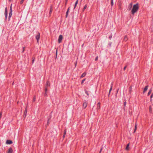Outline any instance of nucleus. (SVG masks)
Returning <instances> with one entry per match:
<instances>
[{
    "label": "nucleus",
    "mask_w": 153,
    "mask_h": 153,
    "mask_svg": "<svg viewBox=\"0 0 153 153\" xmlns=\"http://www.w3.org/2000/svg\"><path fill=\"white\" fill-rule=\"evenodd\" d=\"M100 102H99L98 103L97 105V109H100Z\"/></svg>",
    "instance_id": "11"
},
{
    "label": "nucleus",
    "mask_w": 153,
    "mask_h": 153,
    "mask_svg": "<svg viewBox=\"0 0 153 153\" xmlns=\"http://www.w3.org/2000/svg\"><path fill=\"white\" fill-rule=\"evenodd\" d=\"M112 35L111 34V35H110L108 37L109 39H111L112 38Z\"/></svg>",
    "instance_id": "27"
},
{
    "label": "nucleus",
    "mask_w": 153,
    "mask_h": 153,
    "mask_svg": "<svg viewBox=\"0 0 153 153\" xmlns=\"http://www.w3.org/2000/svg\"><path fill=\"white\" fill-rule=\"evenodd\" d=\"M36 97H35V96H34V97H33V102H34L35 101H36Z\"/></svg>",
    "instance_id": "26"
},
{
    "label": "nucleus",
    "mask_w": 153,
    "mask_h": 153,
    "mask_svg": "<svg viewBox=\"0 0 153 153\" xmlns=\"http://www.w3.org/2000/svg\"><path fill=\"white\" fill-rule=\"evenodd\" d=\"M66 130H65V131H64V134L65 135V134H66Z\"/></svg>",
    "instance_id": "39"
},
{
    "label": "nucleus",
    "mask_w": 153,
    "mask_h": 153,
    "mask_svg": "<svg viewBox=\"0 0 153 153\" xmlns=\"http://www.w3.org/2000/svg\"><path fill=\"white\" fill-rule=\"evenodd\" d=\"M87 103L85 102H84L83 104V108L85 109L87 106Z\"/></svg>",
    "instance_id": "6"
},
{
    "label": "nucleus",
    "mask_w": 153,
    "mask_h": 153,
    "mask_svg": "<svg viewBox=\"0 0 153 153\" xmlns=\"http://www.w3.org/2000/svg\"><path fill=\"white\" fill-rule=\"evenodd\" d=\"M98 56H97V57L96 58H95V60L96 61H97V60H98Z\"/></svg>",
    "instance_id": "36"
},
{
    "label": "nucleus",
    "mask_w": 153,
    "mask_h": 153,
    "mask_svg": "<svg viewBox=\"0 0 153 153\" xmlns=\"http://www.w3.org/2000/svg\"><path fill=\"white\" fill-rule=\"evenodd\" d=\"M12 143V141L10 140H7L6 142V143L7 144H11Z\"/></svg>",
    "instance_id": "7"
},
{
    "label": "nucleus",
    "mask_w": 153,
    "mask_h": 153,
    "mask_svg": "<svg viewBox=\"0 0 153 153\" xmlns=\"http://www.w3.org/2000/svg\"><path fill=\"white\" fill-rule=\"evenodd\" d=\"M34 61V59H33V63Z\"/></svg>",
    "instance_id": "43"
},
{
    "label": "nucleus",
    "mask_w": 153,
    "mask_h": 153,
    "mask_svg": "<svg viewBox=\"0 0 153 153\" xmlns=\"http://www.w3.org/2000/svg\"><path fill=\"white\" fill-rule=\"evenodd\" d=\"M102 150V149H101V150H100V152H101V151Z\"/></svg>",
    "instance_id": "45"
},
{
    "label": "nucleus",
    "mask_w": 153,
    "mask_h": 153,
    "mask_svg": "<svg viewBox=\"0 0 153 153\" xmlns=\"http://www.w3.org/2000/svg\"><path fill=\"white\" fill-rule=\"evenodd\" d=\"M148 88V86L147 85L146 86L145 88H144L143 91V93H145L147 90Z\"/></svg>",
    "instance_id": "8"
},
{
    "label": "nucleus",
    "mask_w": 153,
    "mask_h": 153,
    "mask_svg": "<svg viewBox=\"0 0 153 153\" xmlns=\"http://www.w3.org/2000/svg\"><path fill=\"white\" fill-rule=\"evenodd\" d=\"M126 68V66H125V67H124V68H123L124 70H125Z\"/></svg>",
    "instance_id": "38"
},
{
    "label": "nucleus",
    "mask_w": 153,
    "mask_h": 153,
    "mask_svg": "<svg viewBox=\"0 0 153 153\" xmlns=\"http://www.w3.org/2000/svg\"><path fill=\"white\" fill-rule=\"evenodd\" d=\"M129 145V143H128L127 145V146H126V150H128Z\"/></svg>",
    "instance_id": "17"
},
{
    "label": "nucleus",
    "mask_w": 153,
    "mask_h": 153,
    "mask_svg": "<svg viewBox=\"0 0 153 153\" xmlns=\"http://www.w3.org/2000/svg\"><path fill=\"white\" fill-rule=\"evenodd\" d=\"M68 0H66V2H65V6H66V4H67V1H68Z\"/></svg>",
    "instance_id": "33"
},
{
    "label": "nucleus",
    "mask_w": 153,
    "mask_h": 153,
    "mask_svg": "<svg viewBox=\"0 0 153 153\" xmlns=\"http://www.w3.org/2000/svg\"><path fill=\"white\" fill-rule=\"evenodd\" d=\"M47 87H46V88L45 89V93H46L47 92Z\"/></svg>",
    "instance_id": "37"
},
{
    "label": "nucleus",
    "mask_w": 153,
    "mask_h": 153,
    "mask_svg": "<svg viewBox=\"0 0 153 153\" xmlns=\"http://www.w3.org/2000/svg\"><path fill=\"white\" fill-rule=\"evenodd\" d=\"M70 7H69L68 8L67 11H69V10H70Z\"/></svg>",
    "instance_id": "41"
},
{
    "label": "nucleus",
    "mask_w": 153,
    "mask_h": 153,
    "mask_svg": "<svg viewBox=\"0 0 153 153\" xmlns=\"http://www.w3.org/2000/svg\"><path fill=\"white\" fill-rule=\"evenodd\" d=\"M75 65V67H76V65H77V62H74Z\"/></svg>",
    "instance_id": "35"
},
{
    "label": "nucleus",
    "mask_w": 153,
    "mask_h": 153,
    "mask_svg": "<svg viewBox=\"0 0 153 153\" xmlns=\"http://www.w3.org/2000/svg\"><path fill=\"white\" fill-rule=\"evenodd\" d=\"M62 39H63L62 36L61 35H59V37L58 39V42L59 43H60L62 42Z\"/></svg>",
    "instance_id": "4"
},
{
    "label": "nucleus",
    "mask_w": 153,
    "mask_h": 153,
    "mask_svg": "<svg viewBox=\"0 0 153 153\" xmlns=\"http://www.w3.org/2000/svg\"><path fill=\"white\" fill-rule=\"evenodd\" d=\"M139 9V5L138 3L134 4L131 11L132 14L134 15L135 13L137 12Z\"/></svg>",
    "instance_id": "1"
},
{
    "label": "nucleus",
    "mask_w": 153,
    "mask_h": 153,
    "mask_svg": "<svg viewBox=\"0 0 153 153\" xmlns=\"http://www.w3.org/2000/svg\"><path fill=\"white\" fill-rule=\"evenodd\" d=\"M68 12L69 11H67V12H66V16H65L66 18H67L68 17Z\"/></svg>",
    "instance_id": "25"
},
{
    "label": "nucleus",
    "mask_w": 153,
    "mask_h": 153,
    "mask_svg": "<svg viewBox=\"0 0 153 153\" xmlns=\"http://www.w3.org/2000/svg\"><path fill=\"white\" fill-rule=\"evenodd\" d=\"M12 14V4H11L10 9V12L9 15V20H10V18L11 17Z\"/></svg>",
    "instance_id": "2"
},
{
    "label": "nucleus",
    "mask_w": 153,
    "mask_h": 153,
    "mask_svg": "<svg viewBox=\"0 0 153 153\" xmlns=\"http://www.w3.org/2000/svg\"><path fill=\"white\" fill-rule=\"evenodd\" d=\"M87 7V4L85 5L83 8V11H84V10L86 9Z\"/></svg>",
    "instance_id": "22"
},
{
    "label": "nucleus",
    "mask_w": 153,
    "mask_h": 153,
    "mask_svg": "<svg viewBox=\"0 0 153 153\" xmlns=\"http://www.w3.org/2000/svg\"><path fill=\"white\" fill-rule=\"evenodd\" d=\"M24 0H21V1L20 2V3L21 4H22L24 2Z\"/></svg>",
    "instance_id": "30"
},
{
    "label": "nucleus",
    "mask_w": 153,
    "mask_h": 153,
    "mask_svg": "<svg viewBox=\"0 0 153 153\" xmlns=\"http://www.w3.org/2000/svg\"><path fill=\"white\" fill-rule=\"evenodd\" d=\"M149 110H150V111H152V108H151V106H150V107H149Z\"/></svg>",
    "instance_id": "32"
},
{
    "label": "nucleus",
    "mask_w": 153,
    "mask_h": 153,
    "mask_svg": "<svg viewBox=\"0 0 153 153\" xmlns=\"http://www.w3.org/2000/svg\"><path fill=\"white\" fill-rule=\"evenodd\" d=\"M27 108H26L25 110V112H24V114L25 115H26V114L27 113Z\"/></svg>",
    "instance_id": "21"
},
{
    "label": "nucleus",
    "mask_w": 153,
    "mask_h": 153,
    "mask_svg": "<svg viewBox=\"0 0 153 153\" xmlns=\"http://www.w3.org/2000/svg\"><path fill=\"white\" fill-rule=\"evenodd\" d=\"M13 151V150L10 147L7 153H12Z\"/></svg>",
    "instance_id": "9"
},
{
    "label": "nucleus",
    "mask_w": 153,
    "mask_h": 153,
    "mask_svg": "<svg viewBox=\"0 0 153 153\" xmlns=\"http://www.w3.org/2000/svg\"><path fill=\"white\" fill-rule=\"evenodd\" d=\"M86 74L85 72H84L82 74V75L81 76L80 78H82L83 77L85 76L86 75Z\"/></svg>",
    "instance_id": "12"
},
{
    "label": "nucleus",
    "mask_w": 153,
    "mask_h": 153,
    "mask_svg": "<svg viewBox=\"0 0 153 153\" xmlns=\"http://www.w3.org/2000/svg\"><path fill=\"white\" fill-rule=\"evenodd\" d=\"M85 93L87 95L89 96V94H88V91H85Z\"/></svg>",
    "instance_id": "28"
},
{
    "label": "nucleus",
    "mask_w": 153,
    "mask_h": 153,
    "mask_svg": "<svg viewBox=\"0 0 153 153\" xmlns=\"http://www.w3.org/2000/svg\"><path fill=\"white\" fill-rule=\"evenodd\" d=\"M24 47H23V49H24ZM24 51V49L23 50V51Z\"/></svg>",
    "instance_id": "46"
},
{
    "label": "nucleus",
    "mask_w": 153,
    "mask_h": 153,
    "mask_svg": "<svg viewBox=\"0 0 153 153\" xmlns=\"http://www.w3.org/2000/svg\"><path fill=\"white\" fill-rule=\"evenodd\" d=\"M65 137V134H64V135H63V138H64Z\"/></svg>",
    "instance_id": "42"
},
{
    "label": "nucleus",
    "mask_w": 153,
    "mask_h": 153,
    "mask_svg": "<svg viewBox=\"0 0 153 153\" xmlns=\"http://www.w3.org/2000/svg\"><path fill=\"white\" fill-rule=\"evenodd\" d=\"M128 39V38L127 37V36H125L124 37L123 40L124 41L126 42L127 41Z\"/></svg>",
    "instance_id": "14"
},
{
    "label": "nucleus",
    "mask_w": 153,
    "mask_h": 153,
    "mask_svg": "<svg viewBox=\"0 0 153 153\" xmlns=\"http://www.w3.org/2000/svg\"><path fill=\"white\" fill-rule=\"evenodd\" d=\"M40 34L39 33H38L37 35L36 36V38L37 40V42L38 43L39 42V39L40 36Z\"/></svg>",
    "instance_id": "3"
},
{
    "label": "nucleus",
    "mask_w": 153,
    "mask_h": 153,
    "mask_svg": "<svg viewBox=\"0 0 153 153\" xmlns=\"http://www.w3.org/2000/svg\"><path fill=\"white\" fill-rule=\"evenodd\" d=\"M132 86H130L129 88V92L130 93H131L132 91Z\"/></svg>",
    "instance_id": "16"
},
{
    "label": "nucleus",
    "mask_w": 153,
    "mask_h": 153,
    "mask_svg": "<svg viewBox=\"0 0 153 153\" xmlns=\"http://www.w3.org/2000/svg\"><path fill=\"white\" fill-rule=\"evenodd\" d=\"M152 94H153V93Z\"/></svg>",
    "instance_id": "48"
},
{
    "label": "nucleus",
    "mask_w": 153,
    "mask_h": 153,
    "mask_svg": "<svg viewBox=\"0 0 153 153\" xmlns=\"http://www.w3.org/2000/svg\"><path fill=\"white\" fill-rule=\"evenodd\" d=\"M4 15L6 19H7V7H6L5 9Z\"/></svg>",
    "instance_id": "5"
},
{
    "label": "nucleus",
    "mask_w": 153,
    "mask_h": 153,
    "mask_svg": "<svg viewBox=\"0 0 153 153\" xmlns=\"http://www.w3.org/2000/svg\"><path fill=\"white\" fill-rule=\"evenodd\" d=\"M52 7H51V8H50V12H49V14H51V13H52Z\"/></svg>",
    "instance_id": "23"
},
{
    "label": "nucleus",
    "mask_w": 153,
    "mask_h": 153,
    "mask_svg": "<svg viewBox=\"0 0 153 153\" xmlns=\"http://www.w3.org/2000/svg\"><path fill=\"white\" fill-rule=\"evenodd\" d=\"M126 102H124V105L125 106H126Z\"/></svg>",
    "instance_id": "40"
},
{
    "label": "nucleus",
    "mask_w": 153,
    "mask_h": 153,
    "mask_svg": "<svg viewBox=\"0 0 153 153\" xmlns=\"http://www.w3.org/2000/svg\"><path fill=\"white\" fill-rule=\"evenodd\" d=\"M111 5L112 7L114 5L113 0H111Z\"/></svg>",
    "instance_id": "24"
},
{
    "label": "nucleus",
    "mask_w": 153,
    "mask_h": 153,
    "mask_svg": "<svg viewBox=\"0 0 153 153\" xmlns=\"http://www.w3.org/2000/svg\"><path fill=\"white\" fill-rule=\"evenodd\" d=\"M50 82H49L47 81L46 82V87H47L48 86H50Z\"/></svg>",
    "instance_id": "15"
},
{
    "label": "nucleus",
    "mask_w": 153,
    "mask_h": 153,
    "mask_svg": "<svg viewBox=\"0 0 153 153\" xmlns=\"http://www.w3.org/2000/svg\"><path fill=\"white\" fill-rule=\"evenodd\" d=\"M56 55H57V50H56Z\"/></svg>",
    "instance_id": "44"
},
{
    "label": "nucleus",
    "mask_w": 153,
    "mask_h": 153,
    "mask_svg": "<svg viewBox=\"0 0 153 153\" xmlns=\"http://www.w3.org/2000/svg\"><path fill=\"white\" fill-rule=\"evenodd\" d=\"M85 79H83L82 81V82H81V84H82L84 82V81H85Z\"/></svg>",
    "instance_id": "29"
},
{
    "label": "nucleus",
    "mask_w": 153,
    "mask_h": 153,
    "mask_svg": "<svg viewBox=\"0 0 153 153\" xmlns=\"http://www.w3.org/2000/svg\"><path fill=\"white\" fill-rule=\"evenodd\" d=\"M10 1V0H9Z\"/></svg>",
    "instance_id": "49"
},
{
    "label": "nucleus",
    "mask_w": 153,
    "mask_h": 153,
    "mask_svg": "<svg viewBox=\"0 0 153 153\" xmlns=\"http://www.w3.org/2000/svg\"><path fill=\"white\" fill-rule=\"evenodd\" d=\"M137 124L136 123L135 124V128H134V133L136 131V130L137 128Z\"/></svg>",
    "instance_id": "19"
},
{
    "label": "nucleus",
    "mask_w": 153,
    "mask_h": 153,
    "mask_svg": "<svg viewBox=\"0 0 153 153\" xmlns=\"http://www.w3.org/2000/svg\"><path fill=\"white\" fill-rule=\"evenodd\" d=\"M45 95H47V94L46 93H45Z\"/></svg>",
    "instance_id": "47"
},
{
    "label": "nucleus",
    "mask_w": 153,
    "mask_h": 153,
    "mask_svg": "<svg viewBox=\"0 0 153 153\" xmlns=\"http://www.w3.org/2000/svg\"><path fill=\"white\" fill-rule=\"evenodd\" d=\"M132 3H130V4H129V7H128V8H129V10H130L131 9V8L132 7Z\"/></svg>",
    "instance_id": "18"
},
{
    "label": "nucleus",
    "mask_w": 153,
    "mask_h": 153,
    "mask_svg": "<svg viewBox=\"0 0 153 153\" xmlns=\"http://www.w3.org/2000/svg\"><path fill=\"white\" fill-rule=\"evenodd\" d=\"M78 0H77L75 4L74 9H75V8H76V7L77 4L78 3Z\"/></svg>",
    "instance_id": "13"
},
{
    "label": "nucleus",
    "mask_w": 153,
    "mask_h": 153,
    "mask_svg": "<svg viewBox=\"0 0 153 153\" xmlns=\"http://www.w3.org/2000/svg\"><path fill=\"white\" fill-rule=\"evenodd\" d=\"M112 87H113V83H112L111 84V88H110V89L109 90V94H108V96L110 94V92H111V90H112Z\"/></svg>",
    "instance_id": "10"
},
{
    "label": "nucleus",
    "mask_w": 153,
    "mask_h": 153,
    "mask_svg": "<svg viewBox=\"0 0 153 153\" xmlns=\"http://www.w3.org/2000/svg\"><path fill=\"white\" fill-rule=\"evenodd\" d=\"M152 91V89H151L149 90L148 93V96H149L150 94H151V92Z\"/></svg>",
    "instance_id": "20"
},
{
    "label": "nucleus",
    "mask_w": 153,
    "mask_h": 153,
    "mask_svg": "<svg viewBox=\"0 0 153 153\" xmlns=\"http://www.w3.org/2000/svg\"><path fill=\"white\" fill-rule=\"evenodd\" d=\"M153 96V94H152L150 96V99H151V101L152 100V97Z\"/></svg>",
    "instance_id": "34"
},
{
    "label": "nucleus",
    "mask_w": 153,
    "mask_h": 153,
    "mask_svg": "<svg viewBox=\"0 0 153 153\" xmlns=\"http://www.w3.org/2000/svg\"><path fill=\"white\" fill-rule=\"evenodd\" d=\"M2 112H1L0 113V119H1V117H2Z\"/></svg>",
    "instance_id": "31"
}]
</instances>
